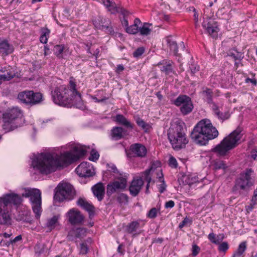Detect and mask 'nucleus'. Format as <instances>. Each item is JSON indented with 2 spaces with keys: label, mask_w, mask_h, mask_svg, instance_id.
<instances>
[{
  "label": "nucleus",
  "mask_w": 257,
  "mask_h": 257,
  "mask_svg": "<svg viewBox=\"0 0 257 257\" xmlns=\"http://www.w3.org/2000/svg\"><path fill=\"white\" fill-rule=\"evenodd\" d=\"M74 153L66 152L60 156L51 153H42L32 162L34 168L42 174H49L56 171L57 168L63 167L77 161L85 155L86 151L78 147L74 148Z\"/></svg>",
  "instance_id": "nucleus-1"
},
{
  "label": "nucleus",
  "mask_w": 257,
  "mask_h": 257,
  "mask_svg": "<svg viewBox=\"0 0 257 257\" xmlns=\"http://www.w3.org/2000/svg\"><path fill=\"white\" fill-rule=\"evenodd\" d=\"M75 79L70 78L69 87L62 85L56 87L51 91L53 101L55 103L64 106L80 104L82 98L80 93L77 90Z\"/></svg>",
  "instance_id": "nucleus-2"
},
{
  "label": "nucleus",
  "mask_w": 257,
  "mask_h": 257,
  "mask_svg": "<svg viewBox=\"0 0 257 257\" xmlns=\"http://www.w3.org/2000/svg\"><path fill=\"white\" fill-rule=\"evenodd\" d=\"M218 136V132L212 125L210 120L203 119L194 126L191 133L190 138L195 143L205 145L209 140H213Z\"/></svg>",
  "instance_id": "nucleus-3"
},
{
  "label": "nucleus",
  "mask_w": 257,
  "mask_h": 257,
  "mask_svg": "<svg viewBox=\"0 0 257 257\" xmlns=\"http://www.w3.org/2000/svg\"><path fill=\"white\" fill-rule=\"evenodd\" d=\"M253 171L251 169H247L240 173L235 181L232 188V192L238 196H245L253 185L254 180L252 178Z\"/></svg>",
  "instance_id": "nucleus-4"
},
{
  "label": "nucleus",
  "mask_w": 257,
  "mask_h": 257,
  "mask_svg": "<svg viewBox=\"0 0 257 257\" xmlns=\"http://www.w3.org/2000/svg\"><path fill=\"white\" fill-rule=\"evenodd\" d=\"M241 132L242 129L237 127L229 135L224 138L219 144L212 149L211 151L219 156L226 155L227 152L236 146L238 141L242 136Z\"/></svg>",
  "instance_id": "nucleus-5"
},
{
  "label": "nucleus",
  "mask_w": 257,
  "mask_h": 257,
  "mask_svg": "<svg viewBox=\"0 0 257 257\" xmlns=\"http://www.w3.org/2000/svg\"><path fill=\"white\" fill-rule=\"evenodd\" d=\"M168 138L172 148L176 150L184 148L188 143L184 131L183 124L181 123L171 125L168 130Z\"/></svg>",
  "instance_id": "nucleus-6"
},
{
  "label": "nucleus",
  "mask_w": 257,
  "mask_h": 257,
  "mask_svg": "<svg viewBox=\"0 0 257 257\" xmlns=\"http://www.w3.org/2000/svg\"><path fill=\"white\" fill-rule=\"evenodd\" d=\"M23 196L30 197V201L32 204V207L35 217L37 219L40 217L42 212V200L41 192L38 189H28L26 190Z\"/></svg>",
  "instance_id": "nucleus-7"
},
{
  "label": "nucleus",
  "mask_w": 257,
  "mask_h": 257,
  "mask_svg": "<svg viewBox=\"0 0 257 257\" xmlns=\"http://www.w3.org/2000/svg\"><path fill=\"white\" fill-rule=\"evenodd\" d=\"M57 189L54 198L59 202H62L64 200H71L75 196V190L72 185L69 183L59 184Z\"/></svg>",
  "instance_id": "nucleus-8"
},
{
  "label": "nucleus",
  "mask_w": 257,
  "mask_h": 257,
  "mask_svg": "<svg viewBox=\"0 0 257 257\" xmlns=\"http://www.w3.org/2000/svg\"><path fill=\"white\" fill-rule=\"evenodd\" d=\"M18 99L23 103L33 106L41 103L43 100V95L40 92L26 90L19 93Z\"/></svg>",
  "instance_id": "nucleus-9"
},
{
  "label": "nucleus",
  "mask_w": 257,
  "mask_h": 257,
  "mask_svg": "<svg viewBox=\"0 0 257 257\" xmlns=\"http://www.w3.org/2000/svg\"><path fill=\"white\" fill-rule=\"evenodd\" d=\"M172 103L176 106H180V112L184 115L190 113L193 109L191 99L186 95H180Z\"/></svg>",
  "instance_id": "nucleus-10"
},
{
  "label": "nucleus",
  "mask_w": 257,
  "mask_h": 257,
  "mask_svg": "<svg viewBox=\"0 0 257 257\" xmlns=\"http://www.w3.org/2000/svg\"><path fill=\"white\" fill-rule=\"evenodd\" d=\"M202 26L211 37L213 38L217 37L219 28L217 23L214 19L208 17L204 18Z\"/></svg>",
  "instance_id": "nucleus-11"
},
{
  "label": "nucleus",
  "mask_w": 257,
  "mask_h": 257,
  "mask_svg": "<svg viewBox=\"0 0 257 257\" xmlns=\"http://www.w3.org/2000/svg\"><path fill=\"white\" fill-rule=\"evenodd\" d=\"M93 23L95 28L97 29L105 30L110 34L114 33L113 29L110 26L111 22L109 19L103 18L102 16H98L93 20Z\"/></svg>",
  "instance_id": "nucleus-12"
},
{
  "label": "nucleus",
  "mask_w": 257,
  "mask_h": 257,
  "mask_svg": "<svg viewBox=\"0 0 257 257\" xmlns=\"http://www.w3.org/2000/svg\"><path fill=\"white\" fill-rule=\"evenodd\" d=\"M76 173L81 177H90L95 173L92 165L86 162L81 163L75 169Z\"/></svg>",
  "instance_id": "nucleus-13"
},
{
  "label": "nucleus",
  "mask_w": 257,
  "mask_h": 257,
  "mask_svg": "<svg viewBox=\"0 0 257 257\" xmlns=\"http://www.w3.org/2000/svg\"><path fill=\"white\" fill-rule=\"evenodd\" d=\"M69 222L72 225L82 224L84 217L81 212L75 208L71 209L67 213Z\"/></svg>",
  "instance_id": "nucleus-14"
},
{
  "label": "nucleus",
  "mask_w": 257,
  "mask_h": 257,
  "mask_svg": "<svg viewBox=\"0 0 257 257\" xmlns=\"http://www.w3.org/2000/svg\"><path fill=\"white\" fill-rule=\"evenodd\" d=\"M126 180L123 178H122L120 181H115L112 183L108 184L107 186V195L110 196L117 190L124 189L126 187Z\"/></svg>",
  "instance_id": "nucleus-15"
},
{
  "label": "nucleus",
  "mask_w": 257,
  "mask_h": 257,
  "mask_svg": "<svg viewBox=\"0 0 257 257\" xmlns=\"http://www.w3.org/2000/svg\"><path fill=\"white\" fill-rule=\"evenodd\" d=\"M22 201V198L21 196L17 194L13 193L7 194L0 199V202L5 204L6 207L9 204L18 205L21 203Z\"/></svg>",
  "instance_id": "nucleus-16"
},
{
  "label": "nucleus",
  "mask_w": 257,
  "mask_h": 257,
  "mask_svg": "<svg viewBox=\"0 0 257 257\" xmlns=\"http://www.w3.org/2000/svg\"><path fill=\"white\" fill-rule=\"evenodd\" d=\"M86 235V228L83 227L73 228L68 232L67 238L70 241H74L77 238H83Z\"/></svg>",
  "instance_id": "nucleus-17"
},
{
  "label": "nucleus",
  "mask_w": 257,
  "mask_h": 257,
  "mask_svg": "<svg viewBox=\"0 0 257 257\" xmlns=\"http://www.w3.org/2000/svg\"><path fill=\"white\" fill-rule=\"evenodd\" d=\"M130 151L133 156L143 158L147 154V149L141 144L136 143L130 146Z\"/></svg>",
  "instance_id": "nucleus-18"
},
{
  "label": "nucleus",
  "mask_w": 257,
  "mask_h": 257,
  "mask_svg": "<svg viewBox=\"0 0 257 257\" xmlns=\"http://www.w3.org/2000/svg\"><path fill=\"white\" fill-rule=\"evenodd\" d=\"M144 184V181L141 178H134L132 180L129 187V191L131 195L134 197L137 196L140 193Z\"/></svg>",
  "instance_id": "nucleus-19"
},
{
  "label": "nucleus",
  "mask_w": 257,
  "mask_h": 257,
  "mask_svg": "<svg viewBox=\"0 0 257 257\" xmlns=\"http://www.w3.org/2000/svg\"><path fill=\"white\" fill-rule=\"evenodd\" d=\"M174 62L169 60H163L158 64L162 72L166 75H169L171 74H175L173 68Z\"/></svg>",
  "instance_id": "nucleus-20"
},
{
  "label": "nucleus",
  "mask_w": 257,
  "mask_h": 257,
  "mask_svg": "<svg viewBox=\"0 0 257 257\" xmlns=\"http://www.w3.org/2000/svg\"><path fill=\"white\" fill-rule=\"evenodd\" d=\"M14 69L10 66L5 67L0 70V84L3 81H9L15 76Z\"/></svg>",
  "instance_id": "nucleus-21"
},
{
  "label": "nucleus",
  "mask_w": 257,
  "mask_h": 257,
  "mask_svg": "<svg viewBox=\"0 0 257 257\" xmlns=\"http://www.w3.org/2000/svg\"><path fill=\"white\" fill-rule=\"evenodd\" d=\"M11 218L5 204L0 202V224H11Z\"/></svg>",
  "instance_id": "nucleus-22"
},
{
  "label": "nucleus",
  "mask_w": 257,
  "mask_h": 257,
  "mask_svg": "<svg viewBox=\"0 0 257 257\" xmlns=\"http://www.w3.org/2000/svg\"><path fill=\"white\" fill-rule=\"evenodd\" d=\"M77 204L83 209L87 211L90 217L94 215V206L92 204L87 201L84 198H79L77 201Z\"/></svg>",
  "instance_id": "nucleus-23"
},
{
  "label": "nucleus",
  "mask_w": 257,
  "mask_h": 257,
  "mask_svg": "<svg viewBox=\"0 0 257 257\" xmlns=\"http://www.w3.org/2000/svg\"><path fill=\"white\" fill-rule=\"evenodd\" d=\"M21 115V111L18 108H13L8 110L3 114L4 120H9L12 121H15L19 119V117Z\"/></svg>",
  "instance_id": "nucleus-24"
},
{
  "label": "nucleus",
  "mask_w": 257,
  "mask_h": 257,
  "mask_svg": "<svg viewBox=\"0 0 257 257\" xmlns=\"http://www.w3.org/2000/svg\"><path fill=\"white\" fill-rule=\"evenodd\" d=\"M94 195L99 201H101L104 198L105 194V187L103 184L99 182L93 186L91 188Z\"/></svg>",
  "instance_id": "nucleus-25"
},
{
  "label": "nucleus",
  "mask_w": 257,
  "mask_h": 257,
  "mask_svg": "<svg viewBox=\"0 0 257 257\" xmlns=\"http://www.w3.org/2000/svg\"><path fill=\"white\" fill-rule=\"evenodd\" d=\"M115 121L127 128L132 130L134 127L131 122L122 114H117L115 117Z\"/></svg>",
  "instance_id": "nucleus-26"
},
{
  "label": "nucleus",
  "mask_w": 257,
  "mask_h": 257,
  "mask_svg": "<svg viewBox=\"0 0 257 257\" xmlns=\"http://www.w3.org/2000/svg\"><path fill=\"white\" fill-rule=\"evenodd\" d=\"M0 51L3 54L8 55L13 52V47L7 41H0Z\"/></svg>",
  "instance_id": "nucleus-27"
},
{
  "label": "nucleus",
  "mask_w": 257,
  "mask_h": 257,
  "mask_svg": "<svg viewBox=\"0 0 257 257\" xmlns=\"http://www.w3.org/2000/svg\"><path fill=\"white\" fill-rule=\"evenodd\" d=\"M49 247L45 243H37L35 247V251L36 254L40 255L42 254L49 253Z\"/></svg>",
  "instance_id": "nucleus-28"
},
{
  "label": "nucleus",
  "mask_w": 257,
  "mask_h": 257,
  "mask_svg": "<svg viewBox=\"0 0 257 257\" xmlns=\"http://www.w3.org/2000/svg\"><path fill=\"white\" fill-rule=\"evenodd\" d=\"M168 47H169L170 51H173L174 55L176 56H180V54L178 53V45L177 42L173 41L170 37H167L166 39Z\"/></svg>",
  "instance_id": "nucleus-29"
},
{
  "label": "nucleus",
  "mask_w": 257,
  "mask_h": 257,
  "mask_svg": "<svg viewBox=\"0 0 257 257\" xmlns=\"http://www.w3.org/2000/svg\"><path fill=\"white\" fill-rule=\"evenodd\" d=\"M227 55L231 57L234 60H241L244 58L243 53L238 51L236 48L229 49L227 52Z\"/></svg>",
  "instance_id": "nucleus-30"
},
{
  "label": "nucleus",
  "mask_w": 257,
  "mask_h": 257,
  "mask_svg": "<svg viewBox=\"0 0 257 257\" xmlns=\"http://www.w3.org/2000/svg\"><path fill=\"white\" fill-rule=\"evenodd\" d=\"M212 109L216 116L220 119L225 120L228 119L230 114L228 112L225 111L221 112L219 111L218 107L215 103H213L212 105Z\"/></svg>",
  "instance_id": "nucleus-31"
},
{
  "label": "nucleus",
  "mask_w": 257,
  "mask_h": 257,
  "mask_svg": "<svg viewBox=\"0 0 257 257\" xmlns=\"http://www.w3.org/2000/svg\"><path fill=\"white\" fill-rule=\"evenodd\" d=\"M213 169L214 170H223L225 172V170L228 168L224 161L219 160H214L212 164Z\"/></svg>",
  "instance_id": "nucleus-32"
},
{
  "label": "nucleus",
  "mask_w": 257,
  "mask_h": 257,
  "mask_svg": "<svg viewBox=\"0 0 257 257\" xmlns=\"http://www.w3.org/2000/svg\"><path fill=\"white\" fill-rule=\"evenodd\" d=\"M123 131L124 130L121 127L116 126L113 127L111 130V135L112 138L116 140H119L121 139L123 137L122 134Z\"/></svg>",
  "instance_id": "nucleus-33"
},
{
  "label": "nucleus",
  "mask_w": 257,
  "mask_h": 257,
  "mask_svg": "<svg viewBox=\"0 0 257 257\" xmlns=\"http://www.w3.org/2000/svg\"><path fill=\"white\" fill-rule=\"evenodd\" d=\"M4 124H3V128L5 131V132H8L14 130L18 127V125L9 120H4Z\"/></svg>",
  "instance_id": "nucleus-34"
},
{
  "label": "nucleus",
  "mask_w": 257,
  "mask_h": 257,
  "mask_svg": "<svg viewBox=\"0 0 257 257\" xmlns=\"http://www.w3.org/2000/svg\"><path fill=\"white\" fill-rule=\"evenodd\" d=\"M58 222V217L56 216H54L52 218H49L47 220V222L46 223L45 227L48 228L49 231H51L56 227Z\"/></svg>",
  "instance_id": "nucleus-35"
},
{
  "label": "nucleus",
  "mask_w": 257,
  "mask_h": 257,
  "mask_svg": "<svg viewBox=\"0 0 257 257\" xmlns=\"http://www.w3.org/2000/svg\"><path fill=\"white\" fill-rule=\"evenodd\" d=\"M41 35L40 37V41L43 44H46L50 33V31L47 28L43 27L41 29Z\"/></svg>",
  "instance_id": "nucleus-36"
},
{
  "label": "nucleus",
  "mask_w": 257,
  "mask_h": 257,
  "mask_svg": "<svg viewBox=\"0 0 257 257\" xmlns=\"http://www.w3.org/2000/svg\"><path fill=\"white\" fill-rule=\"evenodd\" d=\"M246 249V242H242L240 243L237 250L233 254L232 257H241L242 254Z\"/></svg>",
  "instance_id": "nucleus-37"
},
{
  "label": "nucleus",
  "mask_w": 257,
  "mask_h": 257,
  "mask_svg": "<svg viewBox=\"0 0 257 257\" xmlns=\"http://www.w3.org/2000/svg\"><path fill=\"white\" fill-rule=\"evenodd\" d=\"M154 168L152 166L148 169L146 170L144 172L141 173L142 176L139 178H141L142 179H144L146 180L147 183H150L152 180L151 172L153 170Z\"/></svg>",
  "instance_id": "nucleus-38"
},
{
  "label": "nucleus",
  "mask_w": 257,
  "mask_h": 257,
  "mask_svg": "<svg viewBox=\"0 0 257 257\" xmlns=\"http://www.w3.org/2000/svg\"><path fill=\"white\" fill-rule=\"evenodd\" d=\"M140 227V223L137 221H133L126 226V231L129 233H133L136 231Z\"/></svg>",
  "instance_id": "nucleus-39"
},
{
  "label": "nucleus",
  "mask_w": 257,
  "mask_h": 257,
  "mask_svg": "<svg viewBox=\"0 0 257 257\" xmlns=\"http://www.w3.org/2000/svg\"><path fill=\"white\" fill-rule=\"evenodd\" d=\"M202 93L204 98L208 103H212V104L214 103L212 101L213 92L211 89L206 88Z\"/></svg>",
  "instance_id": "nucleus-40"
},
{
  "label": "nucleus",
  "mask_w": 257,
  "mask_h": 257,
  "mask_svg": "<svg viewBox=\"0 0 257 257\" xmlns=\"http://www.w3.org/2000/svg\"><path fill=\"white\" fill-rule=\"evenodd\" d=\"M151 25L152 24L145 23L143 26L139 28L140 34L143 36H147L149 35L152 31V30L149 28V26Z\"/></svg>",
  "instance_id": "nucleus-41"
},
{
  "label": "nucleus",
  "mask_w": 257,
  "mask_h": 257,
  "mask_svg": "<svg viewBox=\"0 0 257 257\" xmlns=\"http://www.w3.org/2000/svg\"><path fill=\"white\" fill-rule=\"evenodd\" d=\"M159 173L160 174V176H159V180L160 182L162 183L160 185H159V191L160 193H163L166 189V185L165 184V181L163 179V175L162 172V170L160 171L159 173H158V175H159Z\"/></svg>",
  "instance_id": "nucleus-42"
},
{
  "label": "nucleus",
  "mask_w": 257,
  "mask_h": 257,
  "mask_svg": "<svg viewBox=\"0 0 257 257\" xmlns=\"http://www.w3.org/2000/svg\"><path fill=\"white\" fill-rule=\"evenodd\" d=\"M64 50V46L62 45H58L54 46V52L55 55L59 58H63L62 53Z\"/></svg>",
  "instance_id": "nucleus-43"
},
{
  "label": "nucleus",
  "mask_w": 257,
  "mask_h": 257,
  "mask_svg": "<svg viewBox=\"0 0 257 257\" xmlns=\"http://www.w3.org/2000/svg\"><path fill=\"white\" fill-rule=\"evenodd\" d=\"M199 181L198 177L195 174L188 175L185 180V182L189 185Z\"/></svg>",
  "instance_id": "nucleus-44"
},
{
  "label": "nucleus",
  "mask_w": 257,
  "mask_h": 257,
  "mask_svg": "<svg viewBox=\"0 0 257 257\" xmlns=\"http://www.w3.org/2000/svg\"><path fill=\"white\" fill-rule=\"evenodd\" d=\"M125 31L128 34L135 35L137 34L139 31V27L132 25L131 26L126 27Z\"/></svg>",
  "instance_id": "nucleus-45"
},
{
  "label": "nucleus",
  "mask_w": 257,
  "mask_h": 257,
  "mask_svg": "<svg viewBox=\"0 0 257 257\" xmlns=\"http://www.w3.org/2000/svg\"><path fill=\"white\" fill-rule=\"evenodd\" d=\"M128 197L125 194L122 193L118 195L117 197V201L120 204L127 203L128 201Z\"/></svg>",
  "instance_id": "nucleus-46"
},
{
  "label": "nucleus",
  "mask_w": 257,
  "mask_h": 257,
  "mask_svg": "<svg viewBox=\"0 0 257 257\" xmlns=\"http://www.w3.org/2000/svg\"><path fill=\"white\" fill-rule=\"evenodd\" d=\"M136 123L140 127L144 130L148 128L149 124L140 117H138L137 118Z\"/></svg>",
  "instance_id": "nucleus-47"
},
{
  "label": "nucleus",
  "mask_w": 257,
  "mask_h": 257,
  "mask_svg": "<svg viewBox=\"0 0 257 257\" xmlns=\"http://www.w3.org/2000/svg\"><path fill=\"white\" fill-rule=\"evenodd\" d=\"M108 9V11L111 12L112 14H114L115 13H118V9H119L120 7H117L116 6L115 3H112V2H110V5L108 6V7H106Z\"/></svg>",
  "instance_id": "nucleus-48"
},
{
  "label": "nucleus",
  "mask_w": 257,
  "mask_h": 257,
  "mask_svg": "<svg viewBox=\"0 0 257 257\" xmlns=\"http://www.w3.org/2000/svg\"><path fill=\"white\" fill-rule=\"evenodd\" d=\"M99 157V155L98 153L94 150H92L90 156L89 157V160L93 162H96L98 159Z\"/></svg>",
  "instance_id": "nucleus-49"
},
{
  "label": "nucleus",
  "mask_w": 257,
  "mask_h": 257,
  "mask_svg": "<svg viewBox=\"0 0 257 257\" xmlns=\"http://www.w3.org/2000/svg\"><path fill=\"white\" fill-rule=\"evenodd\" d=\"M218 245V249L219 251L225 252L229 248V245L227 242H222Z\"/></svg>",
  "instance_id": "nucleus-50"
},
{
  "label": "nucleus",
  "mask_w": 257,
  "mask_h": 257,
  "mask_svg": "<svg viewBox=\"0 0 257 257\" xmlns=\"http://www.w3.org/2000/svg\"><path fill=\"white\" fill-rule=\"evenodd\" d=\"M169 165L170 167L174 168H176L178 166V163L176 159L171 156L170 157L169 160Z\"/></svg>",
  "instance_id": "nucleus-51"
},
{
  "label": "nucleus",
  "mask_w": 257,
  "mask_h": 257,
  "mask_svg": "<svg viewBox=\"0 0 257 257\" xmlns=\"http://www.w3.org/2000/svg\"><path fill=\"white\" fill-rule=\"evenodd\" d=\"M145 51V49L143 47H139L133 53V56L134 57H139L141 56Z\"/></svg>",
  "instance_id": "nucleus-52"
},
{
  "label": "nucleus",
  "mask_w": 257,
  "mask_h": 257,
  "mask_svg": "<svg viewBox=\"0 0 257 257\" xmlns=\"http://www.w3.org/2000/svg\"><path fill=\"white\" fill-rule=\"evenodd\" d=\"M257 203V188L254 191L253 195L251 200V208H253V206Z\"/></svg>",
  "instance_id": "nucleus-53"
},
{
  "label": "nucleus",
  "mask_w": 257,
  "mask_h": 257,
  "mask_svg": "<svg viewBox=\"0 0 257 257\" xmlns=\"http://www.w3.org/2000/svg\"><path fill=\"white\" fill-rule=\"evenodd\" d=\"M88 251V247L87 245L83 242L80 244V253L82 254H85L87 253Z\"/></svg>",
  "instance_id": "nucleus-54"
},
{
  "label": "nucleus",
  "mask_w": 257,
  "mask_h": 257,
  "mask_svg": "<svg viewBox=\"0 0 257 257\" xmlns=\"http://www.w3.org/2000/svg\"><path fill=\"white\" fill-rule=\"evenodd\" d=\"M157 210L156 208H152L148 213V217L150 218H154L157 216Z\"/></svg>",
  "instance_id": "nucleus-55"
},
{
  "label": "nucleus",
  "mask_w": 257,
  "mask_h": 257,
  "mask_svg": "<svg viewBox=\"0 0 257 257\" xmlns=\"http://www.w3.org/2000/svg\"><path fill=\"white\" fill-rule=\"evenodd\" d=\"M200 251V248L196 244H193L192 245V255L193 256H196Z\"/></svg>",
  "instance_id": "nucleus-56"
},
{
  "label": "nucleus",
  "mask_w": 257,
  "mask_h": 257,
  "mask_svg": "<svg viewBox=\"0 0 257 257\" xmlns=\"http://www.w3.org/2000/svg\"><path fill=\"white\" fill-rule=\"evenodd\" d=\"M224 238L223 234H219L216 236V241H214V243L215 244H219L222 241Z\"/></svg>",
  "instance_id": "nucleus-57"
},
{
  "label": "nucleus",
  "mask_w": 257,
  "mask_h": 257,
  "mask_svg": "<svg viewBox=\"0 0 257 257\" xmlns=\"http://www.w3.org/2000/svg\"><path fill=\"white\" fill-rule=\"evenodd\" d=\"M118 13H120L122 15H123V18H125V17L128 16L130 14L129 12H128L126 10L121 7H120L119 9H118Z\"/></svg>",
  "instance_id": "nucleus-58"
},
{
  "label": "nucleus",
  "mask_w": 257,
  "mask_h": 257,
  "mask_svg": "<svg viewBox=\"0 0 257 257\" xmlns=\"http://www.w3.org/2000/svg\"><path fill=\"white\" fill-rule=\"evenodd\" d=\"M190 221V220L189 218H188L187 217H185V218H184L183 220L180 223L179 225V228H183L187 223H188Z\"/></svg>",
  "instance_id": "nucleus-59"
},
{
  "label": "nucleus",
  "mask_w": 257,
  "mask_h": 257,
  "mask_svg": "<svg viewBox=\"0 0 257 257\" xmlns=\"http://www.w3.org/2000/svg\"><path fill=\"white\" fill-rule=\"evenodd\" d=\"M190 69L191 74L193 75L196 72L199 70V67L194 66V65H191V66L190 67Z\"/></svg>",
  "instance_id": "nucleus-60"
},
{
  "label": "nucleus",
  "mask_w": 257,
  "mask_h": 257,
  "mask_svg": "<svg viewBox=\"0 0 257 257\" xmlns=\"http://www.w3.org/2000/svg\"><path fill=\"white\" fill-rule=\"evenodd\" d=\"M175 205V203L173 200H170L166 202L165 205V208H172Z\"/></svg>",
  "instance_id": "nucleus-61"
},
{
  "label": "nucleus",
  "mask_w": 257,
  "mask_h": 257,
  "mask_svg": "<svg viewBox=\"0 0 257 257\" xmlns=\"http://www.w3.org/2000/svg\"><path fill=\"white\" fill-rule=\"evenodd\" d=\"M208 238L209 239V240L213 243H214V241H216V236L215 234L212 232L209 234L208 236Z\"/></svg>",
  "instance_id": "nucleus-62"
},
{
  "label": "nucleus",
  "mask_w": 257,
  "mask_h": 257,
  "mask_svg": "<svg viewBox=\"0 0 257 257\" xmlns=\"http://www.w3.org/2000/svg\"><path fill=\"white\" fill-rule=\"evenodd\" d=\"M84 45L85 46V49H86V51H87V52L89 54H92V52L91 51V47L92 46V43H89V42H88V43H84Z\"/></svg>",
  "instance_id": "nucleus-63"
},
{
  "label": "nucleus",
  "mask_w": 257,
  "mask_h": 257,
  "mask_svg": "<svg viewBox=\"0 0 257 257\" xmlns=\"http://www.w3.org/2000/svg\"><path fill=\"white\" fill-rule=\"evenodd\" d=\"M22 239V236L21 235H18L14 239L11 240V243L12 244L18 241H20Z\"/></svg>",
  "instance_id": "nucleus-64"
}]
</instances>
